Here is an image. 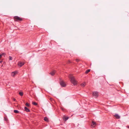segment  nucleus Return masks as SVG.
Returning a JSON list of instances; mask_svg holds the SVG:
<instances>
[{
	"label": "nucleus",
	"instance_id": "10",
	"mask_svg": "<svg viewBox=\"0 0 129 129\" xmlns=\"http://www.w3.org/2000/svg\"><path fill=\"white\" fill-rule=\"evenodd\" d=\"M55 73V71H52V72H50V74L52 76H53L54 75Z\"/></svg>",
	"mask_w": 129,
	"mask_h": 129
},
{
	"label": "nucleus",
	"instance_id": "9",
	"mask_svg": "<svg viewBox=\"0 0 129 129\" xmlns=\"http://www.w3.org/2000/svg\"><path fill=\"white\" fill-rule=\"evenodd\" d=\"M69 117H66L65 116H64L63 117V120H64L65 121H66L69 118Z\"/></svg>",
	"mask_w": 129,
	"mask_h": 129
},
{
	"label": "nucleus",
	"instance_id": "3",
	"mask_svg": "<svg viewBox=\"0 0 129 129\" xmlns=\"http://www.w3.org/2000/svg\"><path fill=\"white\" fill-rule=\"evenodd\" d=\"M93 95L95 98H97L98 96V92L96 91L92 92Z\"/></svg>",
	"mask_w": 129,
	"mask_h": 129
},
{
	"label": "nucleus",
	"instance_id": "8",
	"mask_svg": "<svg viewBox=\"0 0 129 129\" xmlns=\"http://www.w3.org/2000/svg\"><path fill=\"white\" fill-rule=\"evenodd\" d=\"M115 117L117 119H119L120 118V116L117 114H115L114 115Z\"/></svg>",
	"mask_w": 129,
	"mask_h": 129
},
{
	"label": "nucleus",
	"instance_id": "11",
	"mask_svg": "<svg viewBox=\"0 0 129 129\" xmlns=\"http://www.w3.org/2000/svg\"><path fill=\"white\" fill-rule=\"evenodd\" d=\"M24 109L27 112H29L30 111V110H29L27 107H24Z\"/></svg>",
	"mask_w": 129,
	"mask_h": 129
},
{
	"label": "nucleus",
	"instance_id": "22",
	"mask_svg": "<svg viewBox=\"0 0 129 129\" xmlns=\"http://www.w3.org/2000/svg\"><path fill=\"white\" fill-rule=\"evenodd\" d=\"M9 60H12V57L10 56L9 57Z\"/></svg>",
	"mask_w": 129,
	"mask_h": 129
},
{
	"label": "nucleus",
	"instance_id": "12",
	"mask_svg": "<svg viewBox=\"0 0 129 129\" xmlns=\"http://www.w3.org/2000/svg\"><path fill=\"white\" fill-rule=\"evenodd\" d=\"M81 85L82 87H84L86 85V83L85 82H84L82 83Z\"/></svg>",
	"mask_w": 129,
	"mask_h": 129
},
{
	"label": "nucleus",
	"instance_id": "24",
	"mask_svg": "<svg viewBox=\"0 0 129 129\" xmlns=\"http://www.w3.org/2000/svg\"><path fill=\"white\" fill-rule=\"evenodd\" d=\"M13 100L14 101H15V100H16V99H15V98H14L13 99Z\"/></svg>",
	"mask_w": 129,
	"mask_h": 129
},
{
	"label": "nucleus",
	"instance_id": "17",
	"mask_svg": "<svg viewBox=\"0 0 129 129\" xmlns=\"http://www.w3.org/2000/svg\"><path fill=\"white\" fill-rule=\"evenodd\" d=\"M14 112L16 113H19V112L17 110H14Z\"/></svg>",
	"mask_w": 129,
	"mask_h": 129
},
{
	"label": "nucleus",
	"instance_id": "26",
	"mask_svg": "<svg viewBox=\"0 0 129 129\" xmlns=\"http://www.w3.org/2000/svg\"><path fill=\"white\" fill-rule=\"evenodd\" d=\"M2 61H0V63H2Z\"/></svg>",
	"mask_w": 129,
	"mask_h": 129
},
{
	"label": "nucleus",
	"instance_id": "19",
	"mask_svg": "<svg viewBox=\"0 0 129 129\" xmlns=\"http://www.w3.org/2000/svg\"><path fill=\"white\" fill-rule=\"evenodd\" d=\"M19 94L20 96H22L23 95V93L22 92H19Z\"/></svg>",
	"mask_w": 129,
	"mask_h": 129
},
{
	"label": "nucleus",
	"instance_id": "23",
	"mask_svg": "<svg viewBox=\"0 0 129 129\" xmlns=\"http://www.w3.org/2000/svg\"><path fill=\"white\" fill-rule=\"evenodd\" d=\"M76 60L77 62H78L80 61V60L78 59H76Z\"/></svg>",
	"mask_w": 129,
	"mask_h": 129
},
{
	"label": "nucleus",
	"instance_id": "7",
	"mask_svg": "<svg viewBox=\"0 0 129 129\" xmlns=\"http://www.w3.org/2000/svg\"><path fill=\"white\" fill-rule=\"evenodd\" d=\"M96 125V123L95 122L92 121V124L91 125V126L92 127H94Z\"/></svg>",
	"mask_w": 129,
	"mask_h": 129
},
{
	"label": "nucleus",
	"instance_id": "27",
	"mask_svg": "<svg viewBox=\"0 0 129 129\" xmlns=\"http://www.w3.org/2000/svg\"><path fill=\"white\" fill-rule=\"evenodd\" d=\"M69 63H71V62H70V61H69Z\"/></svg>",
	"mask_w": 129,
	"mask_h": 129
},
{
	"label": "nucleus",
	"instance_id": "4",
	"mask_svg": "<svg viewBox=\"0 0 129 129\" xmlns=\"http://www.w3.org/2000/svg\"><path fill=\"white\" fill-rule=\"evenodd\" d=\"M60 85L62 87H65L66 86V84L63 81H61L60 82Z\"/></svg>",
	"mask_w": 129,
	"mask_h": 129
},
{
	"label": "nucleus",
	"instance_id": "1",
	"mask_svg": "<svg viewBox=\"0 0 129 129\" xmlns=\"http://www.w3.org/2000/svg\"><path fill=\"white\" fill-rule=\"evenodd\" d=\"M69 77L70 79L71 82L74 85H75L77 84V81L75 80L74 77L71 75L70 74L69 76Z\"/></svg>",
	"mask_w": 129,
	"mask_h": 129
},
{
	"label": "nucleus",
	"instance_id": "25",
	"mask_svg": "<svg viewBox=\"0 0 129 129\" xmlns=\"http://www.w3.org/2000/svg\"><path fill=\"white\" fill-rule=\"evenodd\" d=\"M127 127L128 128H129V126H128V125L127 126Z\"/></svg>",
	"mask_w": 129,
	"mask_h": 129
},
{
	"label": "nucleus",
	"instance_id": "5",
	"mask_svg": "<svg viewBox=\"0 0 129 129\" xmlns=\"http://www.w3.org/2000/svg\"><path fill=\"white\" fill-rule=\"evenodd\" d=\"M24 64V62H21V61L18 62V66L20 67H21Z\"/></svg>",
	"mask_w": 129,
	"mask_h": 129
},
{
	"label": "nucleus",
	"instance_id": "21",
	"mask_svg": "<svg viewBox=\"0 0 129 129\" xmlns=\"http://www.w3.org/2000/svg\"><path fill=\"white\" fill-rule=\"evenodd\" d=\"M25 105L27 107H29V104L27 103H26Z\"/></svg>",
	"mask_w": 129,
	"mask_h": 129
},
{
	"label": "nucleus",
	"instance_id": "20",
	"mask_svg": "<svg viewBox=\"0 0 129 129\" xmlns=\"http://www.w3.org/2000/svg\"><path fill=\"white\" fill-rule=\"evenodd\" d=\"M32 104L35 105H37V103L36 102H33L32 103Z\"/></svg>",
	"mask_w": 129,
	"mask_h": 129
},
{
	"label": "nucleus",
	"instance_id": "14",
	"mask_svg": "<svg viewBox=\"0 0 129 129\" xmlns=\"http://www.w3.org/2000/svg\"><path fill=\"white\" fill-rule=\"evenodd\" d=\"M5 54L4 53H3L1 54H0V58H1L2 56H3L4 57H5Z\"/></svg>",
	"mask_w": 129,
	"mask_h": 129
},
{
	"label": "nucleus",
	"instance_id": "15",
	"mask_svg": "<svg viewBox=\"0 0 129 129\" xmlns=\"http://www.w3.org/2000/svg\"><path fill=\"white\" fill-rule=\"evenodd\" d=\"M90 69L87 70L85 71V73L87 74L90 71Z\"/></svg>",
	"mask_w": 129,
	"mask_h": 129
},
{
	"label": "nucleus",
	"instance_id": "13",
	"mask_svg": "<svg viewBox=\"0 0 129 129\" xmlns=\"http://www.w3.org/2000/svg\"><path fill=\"white\" fill-rule=\"evenodd\" d=\"M44 120L46 122H48L49 121L47 117H45L44 119Z\"/></svg>",
	"mask_w": 129,
	"mask_h": 129
},
{
	"label": "nucleus",
	"instance_id": "6",
	"mask_svg": "<svg viewBox=\"0 0 129 129\" xmlns=\"http://www.w3.org/2000/svg\"><path fill=\"white\" fill-rule=\"evenodd\" d=\"M17 72L16 71L13 72L11 73V75L12 76L14 77L15 75L17 74Z\"/></svg>",
	"mask_w": 129,
	"mask_h": 129
},
{
	"label": "nucleus",
	"instance_id": "2",
	"mask_svg": "<svg viewBox=\"0 0 129 129\" xmlns=\"http://www.w3.org/2000/svg\"><path fill=\"white\" fill-rule=\"evenodd\" d=\"M14 19L15 21L17 22L21 21H22L23 20L22 18H20L17 16H14Z\"/></svg>",
	"mask_w": 129,
	"mask_h": 129
},
{
	"label": "nucleus",
	"instance_id": "18",
	"mask_svg": "<svg viewBox=\"0 0 129 129\" xmlns=\"http://www.w3.org/2000/svg\"><path fill=\"white\" fill-rule=\"evenodd\" d=\"M60 109L62 110L63 111H65V109L63 107H61Z\"/></svg>",
	"mask_w": 129,
	"mask_h": 129
},
{
	"label": "nucleus",
	"instance_id": "16",
	"mask_svg": "<svg viewBox=\"0 0 129 129\" xmlns=\"http://www.w3.org/2000/svg\"><path fill=\"white\" fill-rule=\"evenodd\" d=\"M4 120L6 121H8V119L7 117H4Z\"/></svg>",
	"mask_w": 129,
	"mask_h": 129
}]
</instances>
